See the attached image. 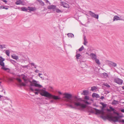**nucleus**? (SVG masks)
I'll use <instances>...</instances> for the list:
<instances>
[{
    "label": "nucleus",
    "instance_id": "f257e3e1",
    "mask_svg": "<svg viewBox=\"0 0 124 124\" xmlns=\"http://www.w3.org/2000/svg\"><path fill=\"white\" fill-rule=\"evenodd\" d=\"M82 101L81 98H78L76 96H74L73 99L67 100V101L69 103L66 104V105L71 108L76 109L78 107L79 109L82 110L86 108V106L84 103L80 102Z\"/></svg>",
    "mask_w": 124,
    "mask_h": 124
},
{
    "label": "nucleus",
    "instance_id": "f03ea898",
    "mask_svg": "<svg viewBox=\"0 0 124 124\" xmlns=\"http://www.w3.org/2000/svg\"><path fill=\"white\" fill-rule=\"evenodd\" d=\"M29 82L30 83V85L29 86V89L32 92H34V90L32 87V86H33L37 87L39 88H41L42 87V85L38 83V81H37L34 79H33L31 81L30 80H28Z\"/></svg>",
    "mask_w": 124,
    "mask_h": 124
},
{
    "label": "nucleus",
    "instance_id": "7ed1b4c3",
    "mask_svg": "<svg viewBox=\"0 0 124 124\" xmlns=\"http://www.w3.org/2000/svg\"><path fill=\"white\" fill-rule=\"evenodd\" d=\"M41 90L43 92H39V93L40 94V95L42 96H43L45 97H48L50 99L52 94L43 89Z\"/></svg>",
    "mask_w": 124,
    "mask_h": 124
},
{
    "label": "nucleus",
    "instance_id": "20e7f679",
    "mask_svg": "<svg viewBox=\"0 0 124 124\" xmlns=\"http://www.w3.org/2000/svg\"><path fill=\"white\" fill-rule=\"evenodd\" d=\"M64 96L63 98H67L70 99L72 98V94L66 93H65L63 94Z\"/></svg>",
    "mask_w": 124,
    "mask_h": 124
},
{
    "label": "nucleus",
    "instance_id": "39448f33",
    "mask_svg": "<svg viewBox=\"0 0 124 124\" xmlns=\"http://www.w3.org/2000/svg\"><path fill=\"white\" fill-rule=\"evenodd\" d=\"M114 81L115 82L119 85H122L123 82V80L119 78H116L114 79Z\"/></svg>",
    "mask_w": 124,
    "mask_h": 124
},
{
    "label": "nucleus",
    "instance_id": "423d86ee",
    "mask_svg": "<svg viewBox=\"0 0 124 124\" xmlns=\"http://www.w3.org/2000/svg\"><path fill=\"white\" fill-rule=\"evenodd\" d=\"M50 99H53L54 100H60L61 99V98L60 97L58 96H56L54 95H53L51 94V96Z\"/></svg>",
    "mask_w": 124,
    "mask_h": 124
},
{
    "label": "nucleus",
    "instance_id": "0eeeda50",
    "mask_svg": "<svg viewBox=\"0 0 124 124\" xmlns=\"http://www.w3.org/2000/svg\"><path fill=\"white\" fill-rule=\"evenodd\" d=\"M61 5L64 8H69V4L65 2H61L60 3Z\"/></svg>",
    "mask_w": 124,
    "mask_h": 124
},
{
    "label": "nucleus",
    "instance_id": "6e6552de",
    "mask_svg": "<svg viewBox=\"0 0 124 124\" xmlns=\"http://www.w3.org/2000/svg\"><path fill=\"white\" fill-rule=\"evenodd\" d=\"M5 59L1 56H0V65L1 66H5V63L3 62Z\"/></svg>",
    "mask_w": 124,
    "mask_h": 124
},
{
    "label": "nucleus",
    "instance_id": "1a4fd4ad",
    "mask_svg": "<svg viewBox=\"0 0 124 124\" xmlns=\"http://www.w3.org/2000/svg\"><path fill=\"white\" fill-rule=\"evenodd\" d=\"M113 20V21L118 20H124V19H121V18H120L119 17L116 15L114 17Z\"/></svg>",
    "mask_w": 124,
    "mask_h": 124
},
{
    "label": "nucleus",
    "instance_id": "9d476101",
    "mask_svg": "<svg viewBox=\"0 0 124 124\" xmlns=\"http://www.w3.org/2000/svg\"><path fill=\"white\" fill-rule=\"evenodd\" d=\"M56 6L54 5H52L50 6H48L47 7L48 9H52L53 11H55V9L56 8Z\"/></svg>",
    "mask_w": 124,
    "mask_h": 124
},
{
    "label": "nucleus",
    "instance_id": "9b49d317",
    "mask_svg": "<svg viewBox=\"0 0 124 124\" xmlns=\"http://www.w3.org/2000/svg\"><path fill=\"white\" fill-rule=\"evenodd\" d=\"M76 58L77 60H81L82 59V56L79 53L77 54L76 55Z\"/></svg>",
    "mask_w": 124,
    "mask_h": 124
},
{
    "label": "nucleus",
    "instance_id": "f8f14e48",
    "mask_svg": "<svg viewBox=\"0 0 124 124\" xmlns=\"http://www.w3.org/2000/svg\"><path fill=\"white\" fill-rule=\"evenodd\" d=\"M90 56L91 57L92 59L93 60H94L96 58V55L94 53H91L90 54Z\"/></svg>",
    "mask_w": 124,
    "mask_h": 124
},
{
    "label": "nucleus",
    "instance_id": "ddd939ff",
    "mask_svg": "<svg viewBox=\"0 0 124 124\" xmlns=\"http://www.w3.org/2000/svg\"><path fill=\"white\" fill-rule=\"evenodd\" d=\"M108 65L110 67L112 66L113 67H116L117 66L116 63L112 62H110L109 63Z\"/></svg>",
    "mask_w": 124,
    "mask_h": 124
},
{
    "label": "nucleus",
    "instance_id": "4468645a",
    "mask_svg": "<svg viewBox=\"0 0 124 124\" xmlns=\"http://www.w3.org/2000/svg\"><path fill=\"white\" fill-rule=\"evenodd\" d=\"M28 10H29L30 11L28 12H31V11H33L36 10V9L34 8L33 7H30L29 6L28 7Z\"/></svg>",
    "mask_w": 124,
    "mask_h": 124
},
{
    "label": "nucleus",
    "instance_id": "2eb2a0df",
    "mask_svg": "<svg viewBox=\"0 0 124 124\" xmlns=\"http://www.w3.org/2000/svg\"><path fill=\"white\" fill-rule=\"evenodd\" d=\"M92 96L93 98H100V96L99 95L96 93H93L92 94Z\"/></svg>",
    "mask_w": 124,
    "mask_h": 124
},
{
    "label": "nucleus",
    "instance_id": "dca6fc26",
    "mask_svg": "<svg viewBox=\"0 0 124 124\" xmlns=\"http://www.w3.org/2000/svg\"><path fill=\"white\" fill-rule=\"evenodd\" d=\"M94 109L95 111V112L94 113L96 115H98L101 113V111L100 110L96 108H94Z\"/></svg>",
    "mask_w": 124,
    "mask_h": 124
},
{
    "label": "nucleus",
    "instance_id": "f3484780",
    "mask_svg": "<svg viewBox=\"0 0 124 124\" xmlns=\"http://www.w3.org/2000/svg\"><path fill=\"white\" fill-rule=\"evenodd\" d=\"M89 94V91L88 90H84L82 92V93H81L82 95L83 94L84 95H87Z\"/></svg>",
    "mask_w": 124,
    "mask_h": 124
},
{
    "label": "nucleus",
    "instance_id": "a211bd4d",
    "mask_svg": "<svg viewBox=\"0 0 124 124\" xmlns=\"http://www.w3.org/2000/svg\"><path fill=\"white\" fill-rule=\"evenodd\" d=\"M109 108L111 110V111H113L114 113L115 114H118V115H119V114L118 113L116 112L115 111H116L115 109L113 108V107L112 106H110L109 107Z\"/></svg>",
    "mask_w": 124,
    "mask_h": 124
},
{
    "label": "nucleus",
    "instance_id": "6ab92c4d",
    "mask_svg": "<svg viewBox=\"0 0 124 124\" xmlns=\"http://www.w3.org/2000/svg\"><path fill=\"white\" fill-rule=\"evenodd\" d=\"M119 103V102L118 101L114 100L112 101L111 104L112 105H115L117 104H118Z\"/></svg>",
    "mask_w": 124,
    "mask_h": 124
},
{
    "label": "nucleus",
    "instance_id": "aec40b11",
    "mask_svg": "<svg viewBox=\"0 0 124 124\" xmlns=\"http://www.w3.org/2000/svg\"><path fill=\"white\" fill-rule=\"evenodd\" d=\"M67 35L68 37L72 38L74 37V34L71 33H69L67 34Z\"/></svg>",
    "mask_w": 124,
    "mask_h": 124
},
{
    "label": "nucleus",
    "instance_id": "412c9836",
    "mask_svg": "<svg viewBox=\"0 0 124 124\" xmlns=\"http://www.w3.org/2000/svg\"><path fill=\"white\" fill-rule=\"evenodd\" d=\"M5 66H2V67L1 68V69L3 70H4L6 71L7 70H8V72H9V71L10 70V69L8 68H6L4 67Z\"/></svg>",
    "mask_w": 124,
    "mask_h": 124
},
{
    "label": "nucleus",
    "instance_id": "4be33fe9",
    "mask_svg": "<svg viewBox=\"0 0 124 124\" xmlns=\"http://www.w3.org/2000/svg\"><path fill=\"white\" fill-rule=\"evenodd\" d=\"M22 11L27 12L28 10V8L25 7H23L21 8Z\"/></svg>",
    "mask_w": 124,
    "mask_h": 124
},
{
    "label": "nucleus",
    "instance_id": "5701e85b",
    "mask_svg": "<svg viewBox=\"0 0 124 124\" xmlns=\"http://www.w3.org/2000/svg\"><path fill=\"white\" fill-rule=\"evenodd\" d=\"M100 104L102 105V107L104 108H105L107 107V104H106L102 102H101L100 103Z\"/></svg>",
    "mask_w": 124,
    "mask_h": 124
},
{
    "label": "nucleus",
    "instance_id": "b1692460",
    "mask_svg": "<svg viewBox=\"0 0 124 124\" xmlns=\"http://www.w3.org/2000/svg\"><path fill=\"white\" fill-rule=\"evenodd\" d=\"M7 6H5L3 5H2L0 6V9H5L6 10H8V8H7Z\"/></svg>",
    "mask_w": 124,
    "mask_h": 124
},
{
    "label": "nucleus",
    "instance_id": "393cba45",
    "mask_svg": "<svg viewBox=\"0 0 124 124\" xmlns=\"http://www.w3.org/2000/svg\"><path fill=\"white\" fill-rule=\"evenodd\" d=\"M12 57L14 59H16V60H18V58L17 56V55H11Z\"/></svg>",
    "mask_w": 124,
    "mask_h": 124
},
{
    "label": "nucleus",
    "instance_id": "a878e982",
    "mask_svg": "<svg viewBox=\"0 0 124 124\" xmlns=\"http://www.w3.org/2000/svg\"><path fill=\"white\" fill-rule=\"evenodd\" d=\"M97 89V87L95 86H92L91 87V90L92 91H93L94 90H96Z\"/></svg>",
    "mask_w": 124,
    "mask_h": 124
},
{
    "label": "nucleus",
    "instance_id": "bb28decb",
    "mask_svg": "<svg viewBox=\"0 0 124 124\" xmlns=\"http://www.w3.org/2000/svg\"><path fill=\"white\" fill-rule=\"evenodd\" d=\"M88 13L92 17H93L94 16V14H95L94 13L92 12L91 11H89L88 12Z\"/></svg>",
    "mask_w": 124,
    "mask_h": 124
},
{
    "label": "nucleus",
    "instance_id": "cd10ccee",
    "mask_svg": "<svg viewBox=\"0 0 124 124\" xmlns=\"http://www.w3.org/2000/svg\"><path fill=\"white\" fill-rule=\"evenodd\" d=\"M55 10L56 12L57 13H62V11L58 8H56Z\"/></svg>",
    "mask_w": 124,
    "mask_h": 124
},
{
    "label": "nucleus",
    "instance_id": "c85d7f7f",
    "mask_svg": "<svg viewBox=\"0 0 124 124\" xmlns=\"http://www.w3.org/2000/svg\"><path fill=\"white\" fill-rule=\"evenodd\" d=\"M94 60H95V62L96 63L99 65L101 64V63L100 62L99 60L98 59L96 58Z\"/></svg>",
    "mask_w": 124,
    "mask_h": 124
},
{
    "label": "nucleus",
    "instance_id": "c756f323",
    "mask_svg": "<svg viewBox=\"0 0 124 124\" xmlns=\"http://www.w3.org/2000/svg\"><path fill=\"white\" fill-rule=\"evenodd\" d=\"M103 75L105 78H107L108 77V74L106 73H102Z\"/></svg>",
    "mask_w": 124,
    "mask_h": 124
},
{
    "label": "nucleus",
    "instance_id": "7c9ffc66",
    "mask_svg": "<svg viewBox=\"0 0 124 124\" xmlns=\"http://www.w3.org/2000/svg\"><path fill=\"white\" fill-rule=\"evenodd\" d=\"M38 1L40 3L41 5L43 6L44 5V2H43L41 0H38Z\"/></svg>",
    "mask_w": 124,
    "mask_h": 124
},
{
    "label": "nucleus",
    "instance_id": "2f4dec72",
    "mask_svg": "<svg viewBox=\"0 0 124 124\" xmlns=\"http://www.w3.org/2000/svg\"><path fill=\"white\" fill-rule=\"evenodd\" d=\"M6 54L8 56H9L10 52L9 50H7L5 52Z\"/></svg>",
    "mask_w": 124,
    "mask_h": 124
},
{
    "label": "nucleus",
    "instance_id": "473e14b6",
    "mask_svg": "<svg viewBox=\"0 0 124 124\" xmlns=\"http://www.w3.org/2000/svg\"><path fill=\"white\" fill-rule=\"evenodd\" d=\"M84 99L86 101H87L89 99V97L88 96L86 95L84 97Z\"/></svg>",
    "mask_w": 124,
    "mask_h": 124
},
{
    "label": "nucleus",
    "instance_id": "72a5a7b5",
    "mask_svg": "<svg viewBox=\"0 0 124 124\" xmlns=\"http://www.w3.org/2000/svg\"><path fill=\"white\" fill-rule=\"evenodd\" d=\"M93 17L97 19H98L99 18V15L98 14L97 15L95 14Z\"/></svg>",
    "mask_w": 124,
    "mask_h": 124
},
{
    "label": "nucleus",
    "instance_id": "f704fd0d",
    "mask_svg": "<svg viewBox=\"0 0 124 124\" xmlns=\"http://www.w3.org/2000/svg\"><path fill=\"white\" fill-rule=\"evenodd\" d=\"M84 49V47L83 46H82L81 47L79 48L78 49V51L79 52L81 51L82 50H83Z\"/></svg>",
    "mask_w": 124,
    "mask_h": 124
},
{
    "label": "nucleus",
    "instance_id": "c9c22d12",
    "mask_svg": "<svg viewBox=\"0 0 124 124\" xmlns=\"http://www.w3.org/2000/svg\"><path fill=\"white\" fill-rule=\"evenodd\" d=\"M84 44L85 45H86V43H87V42H86V37L85 36L84 37Z\"/></svg>",
    "mask_w": 124,
    "mask_h": 124
},
{
    "label": "nucleus",
    "instance_id": "e433bc0d",
    "mask_svg": "<svg viewBox=\"0 0 124 124\" xmlns=\"http://www.w3.org/2000/svg\"><path fill=\"white\" fill-rule=\"evenodd\" d=\"M21 85L25 87L26 86V84L25 83L22 82Z\"/></svg>",
    "mask_w": 124,
    "mask_h": 124
},
{
    "label": "nucleus",
    "instance_id": "4c0bfd02",
    "mask_svg": "<svg viewBox=\"0 0 124 124\" xmlns=\"http://www.w3.org/2000/svg\"><path fill=\"white\" fill-rule=\"evenodd\" d=\"M34 90V91H37V92H40V90H41L39 88H35Z\"/></svg>",
    "mask_w": 124,
    "mask_h": 124
},
{
    "label": "nucleus",
    "instance_id": "58836bf2",
    "mask_svg": "<svg viewBox=\"0 0 124 124\" xmlns=\"http://www.w3.org/2000/svg\"><path fill=\"white\" fill-rule=\"evenodd\" d=\"M103 85L105 86H106L108 87L109 88L110 87V86L109 85H108L107 83L103 84Z\"/></svg>",
    "mask_w": 124,
    "mask_h": 124
},
{
    "label": "nucleus",
    "instance_id": "ea45409f",
    "mask_svg": "<svg viewBox=\"0 0 124 124\" xmlns=\"http://www.w3.org/2000/svg\"><path fill=\"white\" fill-rule=\"evenodd\" d=\"M9 61L10 62L13 64H14L15 63H16V62L13 60L10 59Z\"/></svg>",
    "mask_w": 124,
    "mask_h": 124
},
{
    "label": "nucleus",
    "instance_id": "a19ab883",
    "mask_svg": "<svg viewBox=\"0 0 124 124\" xmlns=\"http://www.w3.org/2000/svg\"><path fill=\"white\" fill-rule=\"evenodd\" d=\"M42 74H41L40 73H39L38 74V75L42 79H44V78H43L41 76H40L41 75H42Z\"/></svg>",
    "mask_w": 124,
    "mask_h": 124
},
{
    "label": "nucleus",
    "instance_id": "79ce46f5",
    "mask_svg": "<svg viewBox=\"0 0 124 124\" xmlns=\"http://www.w3.org/2000/svg\"><path fill=\"white\" fill-rule=\"evenodd\" d=\"M17 80L19 82L21 83L22 82V80L20 78H18Z\"/></svg>",
    "mask_w": 124,
    "mask_h": 124
},
{
    "label": "nucleus",
    "instance_id": "37998d69",
    "mask_svg": "<svg viewBox=\"0 0 124 124\" xmlns=\"http://www.w3.org/2000/svg\"><path fill=\"white\" fill-rule=\"evenodd\" d=\"M20 3V1H17L16 2V5H19Z\"/></svg>",
    "mask_w": 124,
    "mask_h": 124
},
{
    "label": "nucleus",
    "instance_id": "c03bdc74",
    "mask_svg": "<svg viewBox=\"0 0 124 124\" xmlns=\"http://www.w3.org/2000/svg\"><path fill=\"white\" fill-rule=\"evenodd\" d=\"M21 66L23 68H27L28 67V65H22Z\"/></svg>",
    "mask_w": 124,
    "mask_h": 124
},
{
    "label": "nucleus",
    "instance_id": "a18cd8bd",
    "mask_svg": "<svg viewBox=\"0 0 124 124\" xmlns=\"http://www.w3.org/2000/svg\"><path fill=\"white\" fill-rule=\"evenodd\" d=\"M89 112H90L91 113H94L95 112L93 110H91Z\"/></svg>",
    "mask_w": 124,
    "mask_h": 124
},
{
    "label": "nucleus",
    "instance_id": "49530a36",
    "mask_svg": "<svg viewBox=\"0 0 124 124\" xmlns=\"http://www.w3.org/2000/svg\"><path fill=\"white\" fill-rule=\"evenodd\" d=\"M34 92L35 93V94L36 95H38L39 93V92H34Z\"/></svg>",
    "mask_w": 124,
    "mask_h": 124
},
{
    "label": "nucleus",
    "instance_id": "de8ad7c7",
    "mask_svg": "<svg viewBox=\"0 0 124 124\" xmlns=\"http://www.w3.org/2000/svg\"><path fill=\"white\" fill-rule=\"evenodd\" d=\"M1 1H3V2H5V3H6L7 1L6 0H1Z\"/></svg>",
    "mask_w": 124,
    "mask_h": 124
},
{
    "label": "nucleus",
    "instance_id": "09e8293b",
    "mask_svg": "<svg viewBox=\"0 0 124 124\" xmlns=\"http://www.w3.org/2000/svg\"><path fill=\"white\" fill-rule=\"evenodd\" d=\"M46 1V3H49L50 5L51 4V3L48 0H45Z\"/></svg>",
    "mask_w": 124,
    "mask_h": 124
},
{
    "label": "nucleus",
    "instance_id": "8fccbe9b",
    "mask_svg": "<svg viewBox=\"0 0 124 124\" xmlns=\"http://www.w3.org/2000/svg\"><path fill=\"white\" fill-rule=\"evenodd\" d=\"M31 65V66H34V63H31L30 64Z\"/></svg>",
    "mask_w": 124,
    "mask_h": 124
},
{
    "label": "nucleus",
    "instance_id": "3c124183",
    "mask_svg": "<svg viewBox=\"0 0 124 124\" xmlns=\"http://www.w3.org/2000/svg\"><path fill=\"white\" fill-rule=\"evenodd\" d=\"M104 108H101V110H101V112H104Z\"/></svg>",
    "mask_w": 124,
    "mask_h": 124
},
{
    "label": "nucleus",
    "instance_id": "603ef678",
    "mask_svg": "<svg viewBox=\"0 0 124 124\" xmlns=\"http://www.w3.org/2000/svg\"><path fill=\"white\" fill-rule=\"evenodd\" d=\"M23 80L25 82H27L28 81L27 79H26V78H25L24 79H23Z\"/></svg>",
    "mask_w": 124,
    "mask_h": 124
},
{
    "label": "nucleus",
    "instance_id": "864d4df0",
    "mask_svg": "<svg viewBox=\"0 0 124 124\" xmlns=\"http://www.w3.org/2000/svg\"><path fill=\"white\" fill-rule=\"evenodd\" d=\"M104 97L103 96H101V97L100 98V99H101L103 100L104 99Z\"/></svg>",
    "mask_w": 124,
    "mask_h": 124
},
{
    "label": "nucleus",
    "instance_id": "5fc2aeb1",
    "mask_svg": "<svg viewBox=\"0 0 124 124\" xmlns=\"http://www.w3.org/2000/svg\"><path fill=\"white\" fill-rule=\"evenodd\" d=\"M107 111L108 112H111V110H110L108 108H107Z\"/></svg>",
    "mask_w": 124,
    "mask_h": 124
},
{
    "label": "nucleus",
    "instance_id": "6e6d98bb",
    "mask_svg": "<svg viewBox=\"0 0 124 124\" xmlns=\"http://www.w3.org/2000/svg\"><path fill=\"white\" fill-rule=\"evenodd\" d=\"M121 112L123 113H124V109H123L121 110Z\"/></svg>",
    "mask_w": 124,
    "mask_h": 124
},
{
    "label": "nucleus",
    "instance_id": "4d7b16f0",
    "mask_svg": "<svg viewBox=\"0 0 124 124\" xmlns=\"http://www.w3.org/2000/svg\"><path fill=\"white\" fill-rule=\"evenodd\" d=\"M86 103L88 105H89L90 104V103L89 102H88L87 101H86Z\"/></svg>",
    "mask_w": 124,
    "mask_h": 124
},
{
    "label": "nucleus",
    "instance_id": "13d9d810",
    "mask_svg": "<svg viewBox=\"0 0 124 124\" xmlns=\"http://www.w3.org/2000/svg\"><path fill=\"white\" fill-rule=\"evenodd\" d=\"M21 76L23 77H26V75H25L24 74H21Z\"/></svg>",
    "mask_w": 124,
    "mask_h": 124
},
{
    "label": "nucleus",
    "instance_id": "bf43d9fd",
    "mask_svg": "<svg viewBox=\"0 0 124 124\" xmlns=\"http://www.w3.org/2000/svg\"><path fill=\"white\" fill-rule=\"evenodd\" d=\"M39 71V70H36L35 71V72L36 73H38Z\"/></svg>",
    "mask_w": 124,
    "mask_h": 124
},
{
    "label": "nucleus",
    "instance_id": "052dcab7",
    "mask_svg": "<svg viewBox=\"0 0 124 124\" xmlns=\"http://www.w3.org/2000/svg\"><path fill=\"white\" fill-rule=\"evenodd\" d=\"M58 93H59L60 94H61H61H62V93L61 92H60V91H58Z\"/></svg>",
    "mask_w": 124,
    "mask_h": 124
},
{
    "label": "nucleus",
    "instance_id": "680f3d73",
    "mask_svg": "<svg viewBox=\"0 0 124 124\" xmlns=\"http://www.w3.org/2000/svg\"><path fill=\"white\" fill-rule=\"evenodd\" d=\"M0 48H1L2 49H3L2 45H0Z\"/></svg>",
    "mask_w": 124,
    "mask_h": 124
},
{
    "label": "nucleus",
    "instance_id": "e2e57ef3",
    "mask_svg": "<svg viewBox=\"0 0 124 124\" xmlns=\"http://www.w3.org/2000/svg\"><path fill=\"white\" fill-rule=\"evenodd\" d=\"M27 77V76H26V77H23L22 78L23 79H24L25 78H26Z\"/></svg>",
    "mask_w": 124,
    "mask_h": 124
},
{
    "label": "nucleus",
    "instance_id": "0e129e2a",
    "mask_svg": "<svg viewBox=\"0 0 124 124\" xmlns=\"http://www.w3.org/2000/svg\"><path fill=\"white\" fill-rule=\"evenodd\" d=\"M3 49L4 48H5L6 47H5V45H4L2 46Z\"/></svg>",
    "mask_w": 124,
    "mask_h": 124
},
{
    "label": "nucleus",
    "instance_id": "69168bd1",
    "mask_svg": "<svg viewBox=\"0 0 124 124\" xmlns=\"http://www.w3.org/2000/svg\"><path fill=\"white\" fill-rule=\"evenodd\" d=\"M4 109H5V110H6V111H7L8 110H7V108H4Z\"/></svg>",
    "mask_w": 124,
    "mask_h": 124
},
{
    "label": "nucleus",
    "instance_id": "338daca9",
    "mask_svg": "<svg viewBox=\"0 0 124 124\" xmlns=\"http://www.w3.org/2000/svg\"><path fill=\"white\" fill-rule=\"evenodd\" d=\"M34 68H36V66H37V65H34Z\"/></svg>",
    "mask_w": 124,
    "mask_h": 124
},
{
    "label": "nucleus",
    "instance_id": "774afa93",
    "mask_svg": "<svg viewBox=\"0 0 124 124\" xmlns=\"http://www.w3.org/2000/svg\"><path fill=\"white\" fill-rule=\"evenodd\" d=\"M122 89L124 90V86L122 87Z\"/></svg>",
    "mask_w": 124,
    "mask_h": 124
}]
</instances>
